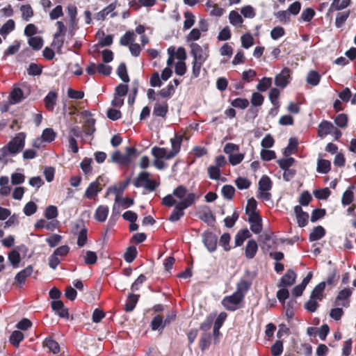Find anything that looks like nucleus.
Instances as JSON below:
<instances>
[{
	"label": "nucleus",
	"mask_w": 356,
	"mask_h": 356,
	"mask_svg": "<svg viewBox=\"0 0 356 356\" xmlns=\"http://www.w3.org/2000/svg\"><path fill=\"white\" fill-rule=\"evenodd\" d=\"M26 134L18 133L9 143L0 149V161L8 156H15L20 152L25 145Z\"/></svg>",
	"instance_id": "nucleus-1"
},
{
	"label": "nucleus",
	"mask_w": 356,
	"mask_h": 356,
	"mask_svg": "<svg viewBox=\"0 0 356 356\" xmlns=\"http://www.w3.org/2000/svg\"><path fill=\"white\" fill-rule=\"evenodd\" d=\"M196 198L195 194L189 193L184 200L175 204V209L169 216L168 220L172 222L178 221L184 216V210L195 204Z\"/></svg>",
	"instance_id": "nucleus-2"
},
{
	"label": "nucleus",
	"mask_w": 356,
	"mask_h": 356,
	"mask_svg": "<svg viewBox=\"0 0 356 356\" xmlns=\"http://www.w3.org/2000/svg\"><path fill=\"white\" fill-rule=\"evenodd\" d=\"M254 275L250 270H246L245 275L240 280L236 285V292L245 296V293L251 287Z\"/></svg>",
	"instance_id": "nucleus-3"
},
{
	"label": "nucleus",
	"mask_w": 356,
	"mask_h": 356,
	"mask_svg": "<svg viewBox=\"0 0 356 356\" xmlns=\"http://www.w3.org/2000/svg\"><path fill=\"white\" fill-rule=\"evenodd\" d=\"M243 295L235 291L232 295L223 298L222 304L229 311L236 309V305H238L243 299Z\"/></svg>",
	"instance_id": "nucleus-4"
},
{
	"label": "nucleus",
	"mask_w": 356,
	"mask_h": 356,
	"mask_svg": "<svg viewBox=\"0 0 356 356\" xmlns=\"http://www.w3.org/2000/svg\"><path fill=\"white\" fill-rule=\"evenodd\" d=\"M202 242L210 252L216 251L217 248L218 237L209 231L204 232L202 235Z\"/></svg>",
	"instance_id": "nucleus-5"
},
{
	"label": "nucleus",
	"mask_w": 356,
	"mask_h": 356,
	"mask_svg": "<svg viewBox=\"0 0 356 356\" xmlns=\"http://www.w3.org/2000/svg\"><path fill=\"white\" fill-rule=\"evenodd\" d=\"M191 55L193 57L194 61L205 62L209 55L204 53L202 47L197 43L192 42L190 44Z\"/></svg>",
	"instance_id": "nucleus-6"
},
{
	"label": "nucleus",
	"mask_w": 356,
	"mask_h": 356,
	"mask_svg": "<svg viewBox=\"0 0 356 356\" xmlns=\"http://www.w3.org/2000/svg\"><path fill=\"white\" fill-rule=\"evenodd\" d=\"M290 73L291 70L288 67H284L280 74L275 76V84L277 87L285 88L290 82Z\"/></svg>",
	"instance_id": "nucleus-7"
},
{
	"label": "nucleus",
	"mask_w": 356,
	"mask_h": 356,
	"mask_svg": "<svg viewBox=\"0 0 356 356\" xmlns=\"http://www.w3.org/2000/svg\"><path fill=\"white\" fill-rule=\"evenodd\" d=\"M352 295V291L348 288H345L339 292L336 297L334 304L337 306H343L348 307L349 306L348 298Z\"/></svg>",
	"instance_id": "nucleus-8"
},
{
	"label": "nucleus",
	"mask_w": 356,
	"mask_h": 356,
	"mask_svg": "<svg viewBox=\"0 0 356 356\" xmlns=\"http://www.w3.org/2000/svg\"><path fill=\"white\" fill-rule=\"evenodd\" d=\"M250 229L254 234H259L262 230V219L259 213H252L248 216Z\"/></svg>",
	"instance_id": "nucleus-9"
},
{
	"label": "nucleus",
	"mask_w": 356,
	"mask_h": 356,
	"mask_svg": "<svg viewBox=\"0 0 356 356\" xmlns=\"http://www.w3.org/2000/svg\"><path fill=\"white\" fill-rule=\"evenodd\" d=\"M296 273L291 269H289L286 273L281 277L279 287L291 286L296 282Z\"/></svg>",
	"instance_id": "nucleus-10"
},
{
	"label": "nucleus",
	"mask_w": 356,
	"mask_h": 356,
	"mask_svg": "<svg viewBox=\"0 0 356 356\" xmlns=\"http://www.w3.org/2000/svg\"><path fill=\"white\" fill-rule=\"evenodd\" d=\"M129 184V179L124 181V182H121L118 187L113 186L108 188L106 191V195L110 193L115 194V202H119L123 194L124 191L127 187Z\"/></svg>",
	"instance_id": "nucleus-11"
},
{
	"label": "nucleus",
	"mask_w": 356,
	"mask_h": 356,
	"mask_svg": "<svg viewBox=\"0 0 356 356\" xmlns=\"http://www.w3.org/2000/svg\"><path fill=\"white\" fill-rule=\"evenodd\" d=\"M294 212L298 226L300 227H305L308 223L309 214L304 211L300 205L295 206Z\"/></svg>",
	"instance_id": "nucleus-12"
},
{
	"label": "nucleus",
	"mask_w": 356,
	"mask_h": 356,
	"mask_svg": "<svg viewBox=\"0 0 356 356\" xmlns=\"http://www.w3.org/2000/svg\"><path fill=\"white\" fill-rule=\"evenodd\" d=\"M33 268L31 265H29L16 274L15 280L19 285V286L22 287V286L25 284L26 278L29 277L33 273Z\"/></svg>",
	"instance_id": "nucleus-13"
},
{
	"label": "nucleus",
	"mask_w": 356,
	"mask_h": 356,
	"mask_svg": "<svg viewBox=\"0 0 356 356\" xmlns=\"http://www.w3.org/2000/svg\"><path fill=\"white\" fill-rule=\"evenodd\" d=\"M100 179H102L101 176H99L95 181H93L89 184L85 192V196L87 198H94L100 191L101 188H99Z\"/></svg>",
	"instance_id": "nucleus-14"
},
{
	"label": "nucleus",
	"mask_w": 356,
	"mask_h": 356,
	"mask_svg": "<svg viewBox=\"0 0 356 356\" xmlns=\"http://www.w3.org/2000/svg\"><path fill=\"white\" fill-rule=\"evenodd\" d=\"M151 152L154 159L169 160L173 158V154H171L170 152H167V149L164 147L155 146L152 148Z\"/></svg>",
	"instance_id": "nucleus-15"
},
{
	"label": "nucleus",
	"mask_w": 356,
	"mask_h": 356,
	"mask_svg": "<svg viewBox=\"0 0 356 356\" xmlns=\"http://www.w3.org/2000/svg\"><path fill=\"white\" fill-rule=\"evenodd\" d=\"M326 286V282H321L317 284L312 291L310 298L316 300L321 301L324 298V290Z\"/></svg>",
	"instance_id": "nucleus-16"
},
{
	"label": "nucleus",
	"mask_w": 356,
	"mask_h": 356,
	"mask_svg": "<svg viewBox=\"0 0 356 356\" xmlns=\"http://www.w3.org/2000/svg\"><path fill=\"white\" fill-rule=\"evenodd\" d=\"M112 162L122 166H127L131 162V159H127L124 154H122L120 151L114 152L111 155Z\"/></svg>",
	"instance_id": "nucleus-17"
},
{
	"label": "nucleus",
	"mask_w": 356,
	"mask_h": 356,
	"mask_svg": "<svg viewBox=\"0 0 356 356\" xmlns=\"http://www.w3.org/2000/svg\"><path fill=\"white\" fill-rule=\"evenodd\" d=\"M168 112V104L166 102H156L153 110V115L156 117H165Z\"/></svg>",
	"instance_id": "nucleus-18"
},
{
	"label": "nucleus",
	"mask_w": 356,
	"mask_h": 356,
	"mask_svg": "<svg viewBox=\"0 0 356 356\" xmlns=\"http://www.w3.org/2000/svg\"><path fill=\"white\" fill-rule=\"evenodd\" d=\"M258 250V245L257 242L252 239L248 241L245 249V254L246 258L251 259H253Z\"/></svg>",
	"instance_id": "nucleus-19"
},
{
	"label": "nucleus",
	"mask_w": 356,
	"mask_h": 356,
	"mask_svg": "<svg viewBox=\"0 0 356 356\" xmlns=\"http://www.w3.org/2000/svg\"><path fill=\"white\" fill-rule=\"evenodd\" d=\"M57 93L54 91H50L44 97V102L46 108L49 111H53L54 106L56 103Z\"/></svg>",
	"instance_id": "nucleus-20"
},
{
	"label": "nucleus",
	"mask_w": 356,
	"mask_h": 356,
	"mask_svg": "<svg viewBox=\"0 0 356 356\" xmlns=\"http://www.w3.org/2000/svg\"><path fill=\"white\" fill-rule=\"evenodd\" d=\"M333 129L334 126L330 122L322 121L318 125V136L322 138L330 134Z\"/></svg>",
	"instance_id": "nucleus-21"
},
{
	"label": "nucleus",
	"mask_w": 356,
	"mask_h": 356,
	"mask_svg": "<svg viewBox=\"0 0 356 356\" xmlns=\"http://www.w3.org/2000/svg\"><path fill=\"white\" fill-rule=\"evenodd\" d=\"M182 138L183 136L181 135L175 134V137L170 139L172 149L170 152L171 154H173V157L180 151Z\"/></svg>",
	"instance_id": "nucleus-22"
},
{
	"label": "nucleus",
	"mask_w": 356,
	"mask_h": 356,
	"mask_svg": "<svg viewBox=\"0 0 356 356\" xmlns=\"http://www.w3.org/2000/svg\"><path fill=\"white\" fill-rule=\"evenodd\" d=\"M140 296L134 293H129L127 296V300L124 305V309L127 312H132L139 299Z\"/></svg>",
	"instance_id": "nucleus-23"
},
{
	"label": "nucleus",
	"mask_w": 356,
	"mask_h": 356,
	"mask_svg": "<svg viewBox=\"0 0 356 356\" xmlns=\"http://www.w3.org/2000/svg\"><path fill=\"white\" fill-rule=\"evenodd\" d=\"M24 99V92L19 88H15L10 94V102L11 104H16Z\"/></svg>",
	"instance_id": "nucleus-24"
},
{
	"label": "nucleus",
	"mask_w": 356,
	"mask_h": 356,
	"mask_svg": "<svg viewBox=\"0 0 356 356\" xmlns=\"http://www.w3.org/2000/svg\"><path fill=\"white\" fill-rule=\"evenodd\" d=\"M116 8V3H111L108 6L105 7L104 9L98 12L95 16V19L98 21L104 20L106 17L111 13H112Z\"/></svg>",
	"instance_id": "nucleus-25"
},
{
	"label": "nucleus",
	"mask_w": 356,
	"mask_h": 356,
	"mask_svg": "<svg viewBox=\"0 0 356 356\" xmlns=\"http://www.w3.org/2000/svg\"><path fill=\"white\" fill-rule=\"evenodd\" d=\"M325 235V229L322 226L318 225L313 229L312 232L310 233L309 236V240L311 242L318 241L321 238H322Z\"/></svg>",
	"instance_id": "nucleus-26"
},
{
	"label": "nucleus",
	"mask_w": 356,
	"mask_h": 356,
	"mask_svg": "<svg viewBox=\"0 0 356 356\" xmlns=\"http://www.w3.org/2000/svg\"><path fill=\"white\" fill-rule=\"evenodd\" d=\"M57 225H58V221L56 220L51 221V222H47L44 219H40L35 222V227L36 229L45 228L47 230H54V229L56 228Z\"/></svg>",
	"instance_id": "nucleus-27"
},
{
	"label": "nucleus",
	"mask_w": 356,
	"mask_h": 356,
	"mask_svg": "<svg viewBox=\"0 0 356 356\" xmlns=\"http://www.w3.org/2000/svg\"><path fill=\"white\" fill-rule=\"evenodd\" d=\"M108 214V207L101 205L97 207L95 213V218L99 222H104Z\"/></svg>",
	"instance_id": "nucleus-28"
},
{
	"label": "nucleus",
	"mask_w": 356,
	"mask_h": 356,
	"mask_svg": "<svg viewBox=\"0 0 356 356\" xmlns=\"http://www.w3.org/2000/svg\"><path fill=\"white\" fill-rule=\"evenodd\" d=\"M331 168V163L329 160L318 159L317 161L316 171L319 173L327 174Z\"/></svg>",
	"instance_id": "nucleus-29"
},
{
	"label": "nucleus",
	"mask_w": 356,
	"mask_h": 356,
	"mask_svg": "<svg viewBox=\"0 0 356 356\" xmlns=\"http://www.w3.org/2000/svg\"><path fill=\"white\" fill-rule=\"evenodd\" d=\"M272 181L267 175L261 177L259 181V190L261 192L268 191L272 188Z\"/></svg>",
	"instance_id": "nucleus-30"
},
{
	"label": "nucleus",
	"mask_w": 356,
	"mask_h": 356,
	"mask_svg": "<svg viewBox=\"0 0 356 356\" xmlns=\"http://www.w3.org/2000/svg\"><path fill=\"white\" fill-rule=\"evenodd\" d=\"M24 334L19 330H15L10 336L9 341L15 347H19L20 342L24 339Z\"/></svg>",
	"instance_id": "nucleus-31"
},
{
	"label": "nucleus",
	"mask_w": 356,
	"mask_h": 356,
	"mask_svg": "<svg viewBox=\"0 0 356 356\" xmlns=\"http://www.w3.org/2000/svg\"><path fill=\"white\" fill-rule=\"evenodd\" d=\"M8 260L10 262L11 265L14 268H17L19 266V264L21 261V257L19 254V252L17 251V249L13 250L9 254H8Z\"/></svg>",
	"instance_id": "nucleus-32"
},
{
	"label": "nucleus",
	"mask_w": 356,
	"mask_h": 356,
	"mask_svg": "<svg viewBox=\"0 0 356 356\" xmlns=\"http://www.w3.org/2000/svg\"><path fill=\"white\" fill-rule=\"evenodd\" d=\"M45 346L51 351L54 354H56L60 351V346L57 341L54 340L51 337H47L44 341Z\"/></svg>",
	"instance_id": "nucleus-33"
},
{
	"label": "nucleus",
	"mask_w": 356,
	"mask_h": 356,
	"mask_svg": "<svg viewBox=\"0 0 356 356\" xmlns=\"http://www.w3.org/2000/svg\"><path fill=\"white\" fill-rule=\"evenodd\" d=\"M138 252L135 246H129L124 254V259L127 263H131L137 257Z\"/></svg>",
	"instance_id": "nucleus-34"
},
{
	"label": "nucleus",
	"mask_w": 356,
	"mask_h": 356,
	"mask_svg": "<svg viewBox=\"0 0 356 356\" xmlns=\"http://www.w3.org/2000/svg\"><path fill=\"white\" fill-rule=\"evenodd\" d=\"M149 179V174L146 171H143L138 177L134 180L133 184L135 187L138 188L142 186V183H145Z\"/></svg>",
	"instance_id": "nucleus-35"
},
{
	"label": "nucleus",
	"mask_w": 356,
	"mask_h": 356,
	"mask_svg": "<svg viewBox=\"0 0 356 356\" xmlns=\"http://www.w3.org/2000/svg\"><path fill=\"white\" fill-rule=\"evenodd\" d=\"M15 24L13 19H8L0 29V34L4 38L15 29Z\"/></svg>",
	"instance_id": "nucleus-36"
},
{
	"label": "nucleus",
	"mask_w": 356,
	"mask_h": 356,
	"mask_svg": "<svg viewBox=\"0 0 356 356\" xmlns=\"http://www.w3.org/2000/svg\"><path fill=\"white\" fill-rule=\"evenodd\" d=\"M135 40L134 31H127L120 38V43L122 46H127L133 44Z\"/></svg>",
	"instance_id": "nucleus-37"
},
{
	"label": "nucleus",
	"mask_w": 356,
	"mask_h": 356,
	"mask_svg": "<svg viewBox=\"0 0 356 356\" xmlns=\"http://www.w3.org/2000/svg\"><path fill=\"white\" fill-rule=\"evenodd\" d=\"M113 36L112 35H107L106 36L101 38L99 40V42L96 44H95L92 48L95 51L98 50L99 47H108L112 44L113 43Z\"/></svg>",
	"instance_id": "nucleus-38"
},
{
	"label": "nucleus",
	"mask_w": 356,
	"mask_h": 356,
	"mask_svg": "<svg viewBox=\"0 0 356 356\" xmlns=\"http://www.w3.org/2000/svg\"><path fill=\"white\" fill-rule=\"evenodd\" d=\"M117 74L123 82L127 83L129 81V77L124 63H121L119 65L117 69Z\"/></svg>",
	"instance_id": "nucleus-39"
},
{
	"label": "nucleus",
	"mask_w": 356,
	"mask_h": 356,
	"mask_svg": "<svg viewBox=\"0 0 356 356\" xmlns=\"http://www.w3.org/2000/svg\"><path fill=\"white\" fill-rule=\"evenodd\" d=\"M320 79L319 74L314 70H311L307 76V82L312 86H317L320 82Z\"/></svg>",
	"instance_id": "nucleus-40"
},
{
	"label": "nucleus",
	"mask_w": 356,
	"mask_h": 356,
	"mask_svg": "<svg viewBox=\"0 0 356 356\" xmlns=\"http://www.w3.org/2000/svg\"><path fill=\"white\" fill-rule=\"evenodd\" d=\"M29 44L35 51L40 50L43 46V40L40 36L31 37L28 41Z\"/></svg>",
	"instance_id": "nucleus-41"
},
{
	"label": "nucleus",
	"mask_w": 356,
	"mask_h": 356,
	"mask_svg": "<svg viewBox=\"0 0 356 356\" xmlns=\"http://www.w3.org/2000/svg\"><path fill=\"white\" fill-rule=\"evenodd\" d=\"M188 194L186 187L183 185H180L175 188L172 193V195L181 200V201L184 200L187 197Z\"/></svg>",
	"instance_id": "nucleus-42"
},
{
	"label": "nucleus",
	"mask_w": 356,
	"mask_h": 356,
	"mask_svg": "<svg viewBox=\"0 0 356 356\" xmlns=\"http://www.w3.org/2000/svg\"><path fill=\"white\" fill-rule=\"evenodd\" d=\"M272 84V79L269 77H264L259 81L257 86V89L259 92L266 91Z\"/></svg>",
	"instance_id": "nucleus-43"
},
{
	"label": "nucleus",
	"mask_w": 356,
	"mask_h": 356,
	"mask_svg": "<svg viewBox=\"0 0 356 356\" xmlns=\"http://www.w3.org/2000/svg\"><path fill=\"white\" fill-rule=\"evenodd\" d=\"M350 15V11L338 13L335 19V26L337 28H341L346 22Z\"/></svg>",
	"instance_id": "nucleus-44"
},
{
	"label": "nucleus",
	"mask_w": 356,
	"mask_h": 356,
	"mask_svg": "<svg viewBox=\"0 0 356 356\" xmlns=\"http://www.w3.org/2000/svg\"><path fill=\"white\" fill-rule=\"evenodd\" d=\"M296 160L292 157L280 159L277 161V163L279 165L280 168L283 170L290 169V168L294 164Z\"/></svg>",
	"instance_id": "nucleus-45"
},
{
	"label": "nucleus",
	"mask_w": 356,
	"mask_h": 356,
	"mask_svg": "<svg viewBox=\"0 0 356 356\" xmlns=\"http://www.w3.org/2000/svg\"><path fill=\"white\" fill-rule=\"evenodd\" d=\"M348 121V115L345 113L339 114L334 118V123L337 127L341 129H344L347 127Z\"/></svg>",
	"instance_id": "nucleus-46"
},
{
	"label": "nucleus",
	"mask_w": 356,
	"mask_h": 356,
	"mask_svg": "<svg viewBox=\"0 0 356 356\" xmlns=\"http://www.w3.org/2000/svg\"><path fill=\"white\" fill-rule=\"evenodd\" d=\"M234 182L239 190L248 189L251 185V181L248 179L242 177H238Z\"/></svg>",
	"instance_id": "nucleus-47"
},
{
	"label": "nucleus",
	"mask_w": 356,
	"mask_h": 356,
	"mask_svg": "<svg viewBox=\"0 0 356 356\" xmlns=\"http://www.w3.org/2000/svg\"><path fill=\"white\" fill-rule=\"evenodd\" d=\"M241 45L245 49L250 48L253 45L254 43V38L252 35L249 33L243 34L241 38Z\"/></svg>",
	"instance_id": "nucleus-48"
},
{
	"label": "nucleus",
	"mask_w": 356,
	"mask_h": 356,
	"mask_svg": "<svg viewBox=\"0 0 356 356\" xmlns=\"http://www.w3.org/2000/svg\"><path fill=\"white\" fill-rule=\"evenodd\" d=\"M222 195L227 200H232L235 193V188L232 185H225L221 190Z\"/></svg>",
	"instance_id": "nucleus-49"
},
{
	"label": "nucleus",
	"mask_w": 356,
	"mask_h": 356,
	"mask_svg": "<svg viewBox=\"0 0 356 356\" xmlns=\"http://www.w3.org/2000/svg\"><path fill=\"white\" fill-rule=\"evenodd\" d=\"M151 326L153 330H157L160 329H163L165 325L163 320V318L161 316L157 315L153 318L151 322Z\"/></svg>",
	"instance_id": "nucleus-50"
},
{
	"label": "nucleus",
	"mask_w": 356,
	"mask_h": 356,
	"mask_svg": "<svg viewBox=\"0 0 356 356\" xmlns=\"http://www.w3.org/2000/svg\"><path fill=\"white\" fill-rule=\"evenodd\" d=\"M298 140L296 138H291L289 140V144L287 147L284 149V151L283 152V154L285 156H287L290 154H291L294 149H296L298 147Z\"/></svg>",
	"instance_id": "nucleus-51"
},
{
	"label": "nucleus",
	"mask_w": 356,
	"mask_h": 356,
	"mask_svg": "<svg viewBox=\"0 0 356 356\" xmlns=\"http://www.w3.org/2000/svg\"><path fill=\"white\" fill-rule=\"evenodd\" d=\"M229 20L231 24L236 26L243 23L242 17L236 10H232L229 15Z\"/></svg>",
	"instance_id": "nucleus-52"
},
{
	"label": "nucleus",
	"mask_w": 356,
	"mask_h": 356,
	"mask_svg": "<svg viewBox=\"0 0 356 356\" xmlns=\"http://www.w3.org/2000/svg\"><path fill=\"white\" fill-rule=\"evenodd\" d=\"M315 15V11L311 8L305 9L300 15V20L303 22H309Z\"/></svg>",
	"instance_id": "nucleus-53"
},
{
	"label": "nucleus",
	"mask_w": 356,
	"mask_h": 356,
	"mask_svg": "<svg viewBox=\"0 0 356 356\" xmlns=\"http://www.w3.org/2000/svg\"><path fill=\"white\" fill-rule=\"evenodd\" d=\"M257 202L254 198L252 197L248 200L247 205L245 207V214L249 216L252 213H258L256 212Z\"/></svg>",
	"instance_id": "nucleus-54"
},
{
	"label": "nucleus",
	"mask_w": 356,
	"mask_h": 356,
	"mask_svg": "<svg viewBox=\"0 0 356 356\" xmlns=\"http://www.w3.org/2000/svg\"><path fill=\"white\" fill-rule=\"evenodd\" d=\"M42 72V67L35 63H31L27 68V73L30 76H39Z\"/></svg>",
	"instance_id": "nucleus-55"
},
{
	"label": "nucleus",
	"mask_w": 356,
	"mask_h": 356,
	"mask_svg": "<svg viewBox=\"0 0 356 356\" xmlns=\"http://www.w3.org/2000/svg\"><path fill=\"white\" fill-rule=\"evenodd\" d=\"M92 159L91 158H84L80 163V167L85 175H88L92 172L91 163Z\"/></svg>",
	"instance_id": "nucleus-56"
},
{
	"label": "nucleus",
	"mask_w": 356,
	"mask_h": 356,
	"mask_svg": "<svg viewBox=\"0 0 356 356\" xmlns=\"http://www.w3.org/2000/svg\"><path fill=\"white\" fill-rule=\"evenodd\" d=\"M44 216L48 220H54L58 216L57 207L53 205L48 206L44 211Z\"/></svg>",
	"instance_id": "nucleus-57"
},
{
	"label": "nucleus",
	"mask_w": 356,
	"mask_h": 356,
	"mask_svg": "<svg viewBox=\"0 0 356 356\" xmlns=\"http://www.w3.org/2000/svg\"><path fill=\"white\" fill-rule=\"evenodd\" d=\"M280 95V90L276 88H273L269 92V99L274 106L279 107L280 104L278 97Z\"/></svg>",
	"instance_id": "nucleus-58"
},
{
	"label": "nucleus",
	"mask_w": 356,
	"mask_h": 356,
	"mask_svg": "<svg viewBox=\"0 0 356 356\" xmlns=\"http://www.w3.org/2000/svg\"><path fill=\"white\" fill-rule=\"evenodd\" d=\"M56 134L51 128H47L42 131L41 138L43 141L50 143L55 139Z\"/></svg>",
	"instance_id": "nucleus-59"
},
{
	"label": "nucleus",
	"mask_w": 356,
	"mask_h": 356,
	"mask_svg": "<svg viewBox=\"0 0 356 356\" xmlns=\"http://www.w3.org/2000/svg\"><path fill=\"white\" fill-rule=\"evenodd\" d=\"M231 104L234 108L245 109L249 106V101L245 98H236Z\"/></svg>",
	"instance_id": "nucleus-60"
},
{
	"label": "nucleus",
	"mask_w": 356,
	"mask_h": 356,
	"mask_svg": "<svg viewBox=\"0 0 356 356\" xmlns=\"http://www.w3.org/2000/svg\"><path fill=\"white\" fill-rule=\"evenodd\" d=\"M330 191L328 188L318 189L314 191V195L318 200H327L330 195Z\"/></svg>",
	"instance_id": "nucleus-61"
},
{
	"label": "nucleus",
	"mask_w": 356,
	"mask_h": 356,
	"mask_svg": "<svg viewBox=\"0 0 356 356\" xmlns=\"http://www.w3.org/2000/svg\"><path fill=\"white\" fill-rule=\"evenodd\" d=\"M184 17L186 19L184 22V28L185 29H189L195 23V16L192 13L187 11L184 13Z\"/></svg>",
	"instance_id": "nucleus-62"
},
{
	"label": "nucleus",
	"mask_w": 356,
	"mask_h": 356,
	"mask_svg": "<svg viewBox=\"0 0 356 356\" xmlns=\"http://www.w3.org/2000/svg\"><path fill=\"white\" fill-rule=\"evenodd\" d=\"M22 17L25 21H29L33 15V10L30 5H23L20 8Z\"/></svg>",
	"instance_id": "nucleus-63"
},
{
	"label": "nucleus",
	"mask_w": 356,
	"mask_h": 356,
	"mask_svg": "<svg viewBox=\"0 0 356 356\" xmlns=\"http://www.w3.org/2000/svg\"><path fill=\"white\" fill-rule=\"evenodd\" d=\"M326 214V211L324 209H315L312 212L310 220L312 222H316L317 220L323 218Z\"/></svg>",
	"instance_id": "nucleus-64"
}]
</instances>
